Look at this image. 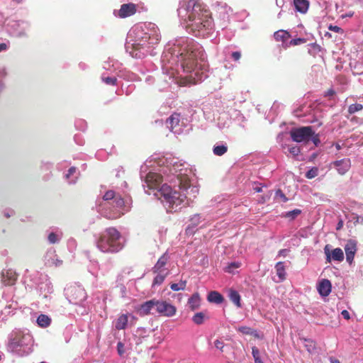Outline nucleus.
Here are the masks:
<instances>
[{
    "mask_svg": "<svg viewBox=\"0 0 363 363\" xmlns=\"http://www.w3.org/2000/svg\"><path fill=\"white\" fill-rule=\"evenodd\" d=\"M65 294L69 301L76 305L81 304L87 297L84 289L77 284L68 286L65 289Z\"/></svg>",
    "mask_w": 363,
    "mask_h": 363,
    "instance_id": "7",
    "label": "nucleus"
},
{
    "mask_svg": "<svg viewBox=\"0 0 363 363\" xmlns=\"http://www.w3.org/2000/svg\"><path fill=\"white\" fill-rule=\"evenodd\" d=\"M228 151V147L226 145H217L214 146L213 152V154L217 156H222Z\"/></svg>",
    "mask_w": 363,
    "mask_h": 363,
    "instance_id": "32",
    "label": "nucleus"
},
{
    "mask_svg": "<svg viewBox=\"0 0 363 363\" xmlns=\"http://www.w3.org/2000/svg\"><path fill=\"white\" fill-rule=\"evenodd\" d=\"M76 172V167H72L69 169L68 173L66 174V177L69 178L72 174Z\"/></svg>",
    "mask_w": 363,
    "mask_h": 363,
    "instance_id": "51",
    "label": "nucleus"
},
{
    "mask_svg": "<svg viewBox=\"0 0 363 363\" xmlns=\"http://www.w3.org/2000/svg\"><path fill=\"white\" fill-rule=\"evenodd\" d=\"M168 259L169 257L167 254H164L162 256H161L155 265L153 267L152 272H169L167 269L164 268V266L167 263Z\"/></svg>",
    "mask_w": 363,
    "mask_h": 363,
    "instance_id": "19",
    "label": "nucleus"
},
{
    "mask_svg": "<svg viewBox=\"0 0 363 363\" xmlns=\"http://www.w3.org/2000/svg\"><path fill=\"white\" fill-rule=\"evenodd\" d=\"M11 345H12V347L14 349L16 347L21 346V344L18 342L16 341V339H13L11 342Z\"/></svg>",
    "mask_w": 363,
    "mask_h": 363,
    "instance_id": "54",
    "label": "nucleus"
},
{
    "mask_svg": "<svg viewBox=\"0 0 363 363\" xmlns=\"http://www.w3.org/2000/svg\"><path fill=\"white\" fill-rule=\"evenodd\" d=\"M207 300L211 303H215L217 304H220V303H223V301H224V298L218 291H213L208 294Z\"/></svg>",
    "mask_w": 363,
    "mask_h": 363,
    "instance_id": "23",
    "label": "nucleus"
},
{
    "mask_svg": "<svg viewBox=\"0 0 363 363\" xmlns=\"http://www.w3.org/2000/svg\"><path fill=\"white\" fill-rule=\"evenodd\" d=\"M190 225L192 228L196 227L201 222V215L199 213H196L193 215L190 220Z\"/></svg>",
    "mask_w": 363,
    "mask_h": 363,
    "instance_id": "35",
    "label": "nucleus"
},
{
    "mask_svg": "<svg viewBox=\"0 0 363 363\" xmlns=\"http://www.w3.org/2000/svg\"><path fill=\"white\" fill-rule=\"evenodd\" d=\"M342 222H340V223H338V225H337V230H338V229H340V228L342 227Z\"/></svg>",
    "mask_w": 363,
    "mask_h": 363,
    "instance_id": "62",
    "label": "nucleus"
},
{
    "mask_svg": "<svg viewBox=\"0 0 363 363\" xmlns=\"http://www.w3.org/2000/svg\"><path fill=\"white\" fill-rule=\"evenodd\" d=\"M276 196L280 198L283 202H286L288 201V198L285 196L281 189H278L276 191Z\"/></svg>",
    "mask_w": 363,
    "mask_h": 363,
    "instance_id": "46",
    "label": "nucleus"
},
{
    "mask_svg": "<svg viewBox=\"0 0 363 363\" xmlns=\"http://www.w3.org/2000/svg\"><path fill=\"white\" fill-rule=\"evenodd\" d=\"M335 147L337 150H340L341 148L340 145L338 143L335 144Z\"/></svg>",
    "mask_w": 363,
    "mask_h": 363,
    "instance_id": "61",
    "label": "nucleus"
},
{
    "mask_svg": "<svg viewBox=\"0 0 363 363\" xmlns=\"http://www.w3.org/2000/svg\"><path fill=\"white\" fill-rule=\"evenodd\" d=\"M177 13L186 28L196 35L213 26L211 12L196 0L181 1Z\"/></svg>",
    "mask_w": 363,
    "mask_h": 363,
    "instance_id": "2",
    "label": "nucleus"
},
{
    "mask_svg": "<svg viewBox=\"0 0 363 363\" xmlns=\"http://www.w3.org/2000/svg\"><path fill=\"white\" fill-rule=\"evenodd\" d=\"M121 235L115 228L105 229L96 241L97 248L105 253H116L122 250Z\"/></svg>",
    "mask_w": 363,
    "mask_h": 363,
    "instance_id": "4",
    "label": "nucleus"
},
{
    "mask_svg": "<svg viewBox=\"0 0 363 363\" xmlns=\"http://www.w3.org/2000/svg\"><path fill=\"white\" fill-rule=\"evenodd\" d=\"M224 345V342L220 340H216L214 341V346L221 352H223Z\"/></svg>",
    "mask_w": 363,
    "mask_h": 363,
    "instance_id": "45",
    "label": "nucleus"
},
{
    "mask_svg": "<svg viewBox=\"0 0 363 363\" xmlns=\"http://www.w3.org/2000/svg\"><path fill=\"white\" fill-rule=\"evenodd\" d=\"M311 140H312V142L316 147L318 146V145L320 143V139H319V135L318 134H315L314 131H313V136L311 138Z\"/></svg>",
    "mask_w": 363,
    "mask_h": 363,
    "instance_id": "47",
    "label": "nucleus"
},
{
    "mask_svg": "<svg viewBox=\"0 0 363 363\" xmlns=\"http://www.w3.org/2000/svg\"><path fill=\"white\" fill-rule=\"evenodd\" d=\"M162 182V177L157 173L155 172H149L145 177V183L147 184V187L148 190H156L157 191L154 193L156 196V194L158 193V191L161 189V184Z\"/></svg>",
    "mask_w": 363,
    "mask_h": 363,
    "instance_id": "10",
    "label": "nucleus"
},
{
    "mask_svg": "<svg viewBox=\"0 0 363 363\" xmlns=\"http://www.w3.org/2000/svg\"><path fill=\"white\" fill-rule=\"evenodd\" d=\"M289 152L296 156L299 154L300 149L298 147H292L289 149Z\"/></svg>",
    "mask_w": 363,
    "mask_h": 363,
    "instance_id": "49",
    "label": "nucleus"
},
{
    "mask_svg": "<svg viewBox=\"0 0 363 363\" xmlns=\"http://www.w3.org/2000/svg\"><path fill=\"white\" fill-rule=\"evenodd\" d=\"M294 6L297 11L301 13H305L308 8V1L307 0H294Z\"/></svg>",
    "mask_w": 363,
    "mask_h": 363,
    "instance_id": "27",
    "label": "nucleus"
},
{
    "mask_svg": "<svg viewBox=\"0 0 363 363\" xmlns=\"http://www.w3.org/2000/svg\"><path fill=\"white\" fill-rule=\"evenodd\" d=\"M325 254L327 257V260L330 262L332 256V259L335 261L342 262L344 259V253L341 248H335L330 253L329 250V245H325L324 248Z\"/></svg>",
    "mask_w": 363,
    "mask_h": 363,
    "instance_id": "12",
    "label": "nucleus"
},
{
    "mask_svg": "<svg viewBox=\"0 0 363 363\" xmlns=\"http://www.w3.org/2000/svg\"><path fill=\"white\" fill-rule=\"evenodd\" d=\"M252 354L254 357L255 363L262 362V359L260 358V352L257 347H253L252 348Z\"/></svg>",
    "mask_w": 363,
    "mask_h": 363,
    "instance_id": "39",
    "label": "nucleus"
},
{
    "mask_svg": "<svg viewBox=\"0 0 363 363\" xmlns=\"http://www.w3.org/2000/svg\"><path fill=\"white\" fill-rule=\"evenodd\" d=\"M254 190H255L256 192H261V191H262V187H258V186H257V187H255V188H254Z\"/></svg>",
    "mask_w": 363,
    "mask_h": 363,
    "instance_id": "60",
    "label": "nucleus"
},
{
    "mask_svg": "<svg viewBox=\"0 0 363 363\" xmlns=\"http://www.w3.org/2000/svg\"><path fill=\"white\" fill-rule=\"evenodd\" d=\"M341 313L344 318L347 320L350 318V313L347 310H343Z\"/></svg>",
    "mask_w": 363,
    "mask_h": 363,
    "instance_id": "52",
    "label": "nucleus"
},
{
    "mask_svg": "<svg viewBox=\"0 0 363 363\" xmlns=\"http://www.w3.org/2000/svg\"><path fill=\"white\" fill-rule=\"evenodd\" d=\"M289 133L293 141L308 143L313 135V130L311 126H302L292 128Z\"/></svg>",
    "mask_w": 363,
    "mask_h": 363,
    "instance_id": "8",
    "label": "nucleus"
},
{
    "mask_svg": "<svg viewBox=\"0 0 363 363\" xmlns=\"http://www.w3.org/2000/svg\"><path fill=\"white\" fill-rule=\"evenodd\" d=\"M318 167H313L311 169H309L306 174V177L308 179H313L318 176Z\"/></svg>",
    "mask_w": 363,
    "mask_h": 363,
    "instance_id": "41",
    "label": "nucleus"
},
{
    "mask_svg": "<svg viewBox=\"0 0 363 363\" xmlns=\"http://www.w3.org/2000/svg\"><path fill=\"white\" fill-rule=\"evenodd\" d=\"M287 252H288V250L282 249V250H279V255H282V256H285Z\"/></svg>",
    "mask_w": 363,
    "mask_h": 363,
    "instance_id": "58",
    "label": "nucleus"
},
{
    "mask_svg": "<svg viewBox=\"0 0 363 363\" xmlns=\"http://www.w3.org/2000/svg\"><path fill=\"white\" fill-rule=\"evenodd\" d=\"M37 323L40 327L47 328L50 325L51 319L47 315L41 314L38 317Z\"/></svg>",
    "mask_w": 363,
    "mask_h": 363,
    "instance_id": "28",
    "label": "nucleus"
},
{
    "mask_svg": "<svg viewBox=\"0 0 363 363\" xmlns=\"http://www.w3.org/2000/svg\"><path fill=\"white\" fill-rule=\"evenodd\" d=\"M179 187L182 190L187 191L189 189H191V191H192L194 194H198L199 189L196 186H192L191 187L190 181L189 179L185 178L182 180H181Z\"/></svg>",
    "mask_w": 363,
    "mask_h": 363,
    "instance_id": "26",
    "label": "nucleus"
},
{
    "mask_svg": "<svg viewBox=\"0 0 363 363\" xmlns=\"http://www.w3.org/2000/svg\"><path fill=\"white\" fill-rule=\"evenodd\" d=\"M7 49V45L6 43H0V52L6 50Z\"/></svg>",
    "mask_w": 363,
    "mask_h": 363,
    "instance_id": "57",
    "label": "nucleus"
},
{
    "mask_svg": "<svg viewBox=\"0 0 363 363\" xmlns=\"http://www.w3.org/2000/svg\"><path fill=\"white\" fill-rule=\"evenodd\" d=\"M238 331L242 334L250 335L251 334V328L247 326H241L238 328Z\"/></svg>",
    "mask_w": 363,
    "mask_h": 363,
    "instance_id": "48",
    "label": "nucleus"
},
{
    "mask_svg": "<svg viewBox=\"0 0 363 363\" xmlns=\"http://www.w3.org/2000/svg\"><path fill=\"white\" fill-rule=\"evenodd\" d=\"M274 38L277 41L284 43L291 38V35L286 30H279L274 33Z\"/></svg>",
    "mask_w": 363,
    "mask_h": 363,
    "instance_id": "25",
    "label": "nucleus"
},
{
    "mask_svg": "<svg viewBox=\"0 0 363 363\" xmlns=\"http://www.w3.org/2000/svg\"><path fill=\"white\" fill-rule=\"evenodd\" d=\"M137 11V6L135 4H123L118 11V16L125 18L134 15Z\"/></svg>",
    "mask_w": 363,
    "mask_h": 363,
    "instance_id": "11",
    "label": "nucleus"
},
{
    "mask_svg": "<svg viewBox=\"0 0 363 363\" xmlns=\"http://www.w3.org/2000/svg\"><path fill=\"white\" fill-rule=\"evenodd\" d=\"M17 279L16 273L12 269H8L2 272V281L6 286H12Z\"/></svg>",
    "mask_w": 363,
    "mask_h": 363,
    "instance_id": "15",
    "label": "nucleus"
},
{
    "mask_svg": "<svg viewBox=\"0 0 363 363\" xmlns=\"http://www.w3.org/2000/svg\"><path fill=\"white\" fill-rule=\"evenodd\" d=\"M331 363H340V362L338 359L330 358Z\"/></svg>",
    "mask_w": 363,
    "mask_h": 363,
    "instance_id": "59",
    "label": "nucleus"
},
{
    "mask_svg": "<svg viewBox=\"0 0 363 363\" xmlns=\"http://www.w3.org/2000/svg\"><path fill=\"white\" fill-rule=\"evenodd\" d=\"M335 94V91L333 89H330L325 93V96H333Z\"/></svg>",
    "mask_w": 363,
    "mask_h": 363,
    "instance_id": "53",
    "label": "nucleus"
},
{
    "mask_svg": "<svg viewBox=\"0 0 363 363\" xmlns=\"http://www.w3.org/2000/svg\"><path fill=\"white\" fill-rule=\"evenodd\" d=\"M154 308H156L155 298L145 301L144 303L140 305L138 312L140 315H147L150 313L151 310Z\"/></svg>",
    "mask_w": 363,
    "mask_h": 363,
    "instance_id": "16",
    "label": "nucleus"
},
{
    "mask_svg": "<svg viewBox=\"0 0 363 363\" xmlns=\"http://www.w3.org/2000/svg\"><path fill=\"white\" fill-rule=\"evenodd\" d=\"M328 29L331 31H334L335 33H340V34H343V33H344L343 29H342L340 27H339L337 26L330 25L328 27Z\"/></svg>",
    "mask_w": 363,
    "mask_h": 363,
    "instance_id": "44",
    "label": "nucleus"
},
{
    "mask_svg": "<svg viewBox=\"0 0 363 363\" xmlns=\"http://www.w3.org/2000/svg\"><path fill=\"white\" fill-rule=\"evenodd\" d=\"M277 274L281 281H283L286 278L285 267L284 262H279L275 266Z\"/></svg>",
    "mask_w": 363,
    "mask_h": 363,
    "instance_id": "29",
    "label": "nucleus"
},
{
    "mask_svg": "<svg viewBox=\"0 0 363 363\" xmlns=\"http://www.w3.org/2000/svg\"><path fill=\"white\" fill-rule=\"evenodd\" d=\"M48 238L51 244H55L58 241L57 235L55 233H50Z\"/></svg>",
    "mask_w": 363,
    "mask_h": 363,
    "instance_id": "43",
    "label": "nucleus"
},
{
    "mask_svg": "<svg viewBox=\"0 0 363 363\" xmlns=\"http://www.w3.org/2000/svg\"><path fill=\"white\" fill-rule=\"evenodd\" d=\"M192 321L196 325H201L203 324L206 320L209 319L208 313L206 311L198 312L196 313L193 317H192Z\"/></svg>",
    "mask_w": 363,
    "mask_h": 363,
    "instance_id": "21",
    "label": "nucleus"
},
{
    "mask_svg": "<svg viewBox=\"0 0 363 363\" xmlns=\"http://www.w3.org/2000/svg\"><path fill=\"white\" fill-rule=\"evenodd\" d=\"M345 251L346 254V260L349 264H352L354 259V255L357 251V243L355 241L350 240L347 241L345 246Z\"/></svg>",
    "mask_w": 363,
    "mask_h": 363,
    "instance_id": "13",
    "label": "nucleus"
},
{
    "mask_svg": "<svg viewBox=\"0 0 363 363\" xmlns=\"http://www.w3.org/2000/svg\"><path fill=\"white\" fill-rule=\"evenodd\" d=\"M128 321V314L121 315L116 320L115 327L116 329L120 330L125 328Z\"/></svg>",
    "mask_w": 363,
    "mask_h": 363,
    "instance_id": "24",
    "label": "nucleus"
},
{
    "mask_svg": "<svg viewBox=\"0 0 363 363\" xmlns=\"http://www.w3.org/2000/svg\"><path fill=\"white\" fill-rule=\"evenodd\" d=\"M230 300L238 308L241 307L240 296L238 291L230 290L229 293Z\"/></svg>",
    "mask_w": 363,
    "mask_h": 363,
    "instance_id": "30",
    "label": "nucleus"
},
{
    "mask_svg": "<svg viewBox=\"0 0 363 363\" xmlns=\"http://www.w3.org/2000/svg\"><path fill=\"white\" fill-rule=\"evenodd\" d=\"M301 213V211L300 209L296 208L293 211L286 212V214L284 215V217L289 218L290 220H294Z\"/></svg>",
    "mask_w": 363,
    "mask_h": 363,
    "instance_id": "37",
    "label": "nucleus"
},
{
    "mask_svg": "<svg viewBox=\"0 0 363 363\" xmlns=\"http://www.w3.org/2000/svg\"><path fill=\"white\" fill-rule=\"evenodd\" d=\"M353 15H354V12L353 11H350V12H348V13H347L345 14L342 15L341 17L342 18H345L346 17H352V16H353Z\"/></svg>",
    "mask_w": 363,
    "mask_h": 363,
    "instance_id": "56",
    "label": "nucleus"
},
{
    "mask_svg": "<svg viewBox=\"0 0 363 363\" xmlns=\"http://www.w3.org/2000/svg\"><path fill=\"white\" fill-rule=\"evenodd\" d=\"M117 347H118V353H119L120 354H123V350H122V348H123V344H122L121 342H118V346H117Z\"/></svg>",
    "mask_w": 363,
    "mask_h": 363,
    "instance_id": "55",
    "label": "nucleus"
},
{
    "mask_svg": "<svg viewBox=\"0 0 363 363\" xmlns=\"http://www.w3.org/2000/svg\"><path fill=\"white\" fill-rule=\"evenodd\" d=\"M186 286V281H181L179 283L171 284L170 289L174 291H178L179 290H184Z\"/></svg>",
    "mask_w": 363,
    "mask_h": 363,
    "instance_id": "33",
    "label": "nucleus"
},
{
    "mask_svg": "<svg viewBox=\"0 0 363 363\" xmlns=\"http://www.w3.org/2000/svg\"><path fill=\"white\" fill-rule=\"evenodd\" d=\"M178 62L186 76L180 77V86L196 84L201 81L207 69L206 54L202 47L192 39L182 38L174 44Z\"/></svg>",
    "mask_w": 363,
    "mask_h": 363,
    "instance_id": "1",
    "label": "nucleus"
},
{
    "mask_svg": "<svg viewBox=\"0 0 363 363\" xmlns=\"http://www.w3.org/2000/svg\"><path fill=\"white\" fill-rule=\"evenodd\" d=\"M241 264L238 262H233L228 264L225 267V272L228 273H233L234 271L240 267Z\"/></svg>",
    "mask_w": 363,
    "mask_h": 363,
    "instance_id": "36",
    "label": "nucleus"
},
{
    "mask_svg": "<svg viewBox=\"0 0 363 363\" xmlns=\"http://www.w3.org/2000/svg\"><path fill=\"white\" fill-rule=\"evenodd\" d=\"M363 109V106L360 104H354L349 106L348 112L350 114H353L357 111H359Z\"/></svg>",
    "mask_w": 363,
    "mask_h": 363,
    "instance_id": "38",
    "label": "nucleus"
},
{
    "mask_svg": "<svg viewBox=\"0 0 363 363\" xmlns=\"http://www.w3.org/2000/svg\"><path fill=\"white\" fill-rule=\"evenodd\" d=\"M160 40V35L157 31H152L150 34L145 33L141 39L134 43L133 48L135 50H145L146 52H150V49L153 48L155 45H157Z\"/></svg>",
    "mask_w": 363,
    "mask_h": 363,
    "instance_id": "6",
    "label": "nucleus"
},
{
    "mask_svg": "<svg viewBox=\"0 0 363 363\" xmlns=\"http://www.w3.org/2000/svg\"><path fill=\"white\" fill-rule=\"evenodd\" d=\"M333 165L337 168V172L340 174H345L350 167V160H341L335 161Z\"/></svg>",
    "mask_w": 363,
    "mask_h": 363,
    "instance_id": "17",
    "label": "nucleus"
},
{
    "mask_svg": "<svg viewBox=\"0 0 363 363\" xmlns=\"http://www.w3.org/2000/svg\"><path fill=\"white\" fill-rule=\"evenodd\" d=\"M331 283L328 279L321 280L318 286V291L322 296H328L331 292Z\"/></svg>",
    "mask_w": 363,
    "mask_h": 363,
    "instance_id": "18",
    "label": "nucleus"
},
{
    "mask_svg": "<svg viewBox=\"0 0 363 363\" xmlns=\"http://www.w3.org/2000/svg\"><path fill=\"white\" fill-rule=\"evenodd\" d=\"M201 297L199 293L196 292L191 295L188 300V306L191 311L199 308L201 306Z\"/></svg>",
    "mask_w": 363,
    "mask_h": 363,
    "instance_id": "20",
    "label": "nucleus"
},
{
    "mask_svg": "<svg viewBox=\"0 0 363 363\" xmlns=\"http://www.w3.org/2000/svg\"><path fill=\"white\" fill-rule=\"evenodd\" d=\"M62 264V260L57 257L55 252H53L50 255L48 252L45 257V265L48 267H60Z\"/></svg>",
    "mask_w": 363,
    "mask_h": 363,
    "instance_id": "14",
    "label": "nucleus"
},
{
    "mask_svg": "<svg viewBox=\"0 0 363 363\" xmlns=\"http://www.w3.org/2000/svg\"><path fill=\"white\" fill-rule=\"evenodd\" d=\"M179 114L173 113L166 121L167 127L171 131H174V128L179 125Z\"/></svg>",
    "mask_w": 363,
    "mask_h": 363,
    "instance_id": "22",
    "label": "nucleus"
},
{
    "mask_svg": "<svg viewBox=\"0 0 363 363\" xmlns=\"http://www.w3.org/2000/svg\"><path fill=\"white\" fill-rule=\"evenodd\" d=\"M306 40L305 38H298L296 39H293L289 42L290 45L296 46L303 43H305Z\"/></svg>",
    "mask_w": 363,
    "mask_h": 363,
    "instance_id": "42",
    "label": "nucleus"
},
{
    "mask_svg": "<svg viewBox=\"0 0 363 363\" xmlns=\"http://www.w3.org/2000/svg\"><path fill=\"white\" fill-rule=\"evenodd\" d=\"M155 310L157 313L166 317H172L177 313V308L174 306L166 301L157 299H156Z\"/></svg>",
    "mask_w": 363,
    "mask_h": 363,
    "instance_id": "9",
    "label": "nucleus"
},
{
    "mask_svg": "<svg viewBox=\"0 0 363 363\" xmlns=\"http://www.w3.org/2000/svg\"><path fill=\"white\" fill-rule=\"evenodd\" d=\"M101 80L108 85H116L117 83V78L114 77H101Z\"/></svg>",
    "mask_w": 363,
    "mask_h": 363,
    "instance_id": "40",
    "label": "nucleus"
},
{
    "mask_svg": "<svg viewBox=\"0 0 363 363\" xmlns=\"http://www.w3.org/2000/svg\"><path fill=\"white\" fill-rule=\"evenodd\" d=\"M118 196V194H116L114 191L108 190L103 196V199L106 201H112L113 202Z\"/></svg>",
    "mask_w": 363,
    "mask_h": 363,
    "instance_id": "34",
    "label": "nucleus"
},
{
    "mask_svg": "<svg viewBox=\"0 0 363 363\" xmlns=\"http://www.w3.org/2000/svg\"><path fill=\"white\" fill-rule=\"evenodd\" d=\"M232 57L233 58L234 60L238 61L241 57V53L238 51L233 52L232 53Z\"/></svg>",
    "mask_w": 363,
    "mask_h": 363,
    "instance_id": "50",
    "label": "nucleus"
},
{
    "mask_svg": "<svg viewBox=\"0 0 363 363\" xmlns=\"http://www.w3.org/2000/svg\"><path fill=\"white\" fill-rule=\"evenodd\" d=\"M157 274L153 280V285H160L163 283L165 277L168 275L169 272H155Z\"/></svg>",
    "mask_w": 363,
    "mask_h": 363,
    "instance_id": "31",
    "label": "nucleus"
},
{
    "mask_svg": "<svg viewBox=\"0 0 363 363\" xmlns=\"http://www.w3.org/2000/svg\"><path fill=\"white\" fill-rule=\"evenodd\" d=\"M147 193L148 194H151L150 191H148V190H147Z\"/></svg>",
    "mask_w": 363,
    "mask_h": 363,
    "instance_id": "63",
    "label": "nucleus"
},
{
    "mask_svg": "<svg viewBox=\"0 0 363 363\" xmlns=\"http://www.w3.org/2000/svg\"><path fill=\"white\" fill-rule=\"evenodd\" d=\"M162 202L165 203L169 208V211H177L183 207L189 206L190 199H187L186 194L181 192L173 191L172 188L164 184L161 186V189L156 194Z\"/></svg>",
    "mask_w": 363,
    "mask_h": 363,
    "instance_id": "3",
    "label": "nucleus"
},
{
    "mask_svg": "<svg viewBox=\"0 0 363 363\" xmlns=\"http://www.w3.org/2000/svg\"><path fill=\"white\" fill-rule=\"evenodd\" d=\"M111 204L113 209L106 210L103 213L104 216L108 219L113 220L119 218L130 209V206L127 201H125L120 194H118Z\"/></svg>",
    "mask_w": 363,
    "mask_h": 363,
    "instance_id": "5",
    "label": "nucleus"
}]
</instances>
